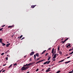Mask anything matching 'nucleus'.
<instances>
[{
  "label": "nucleus",
  "instance_id": "obj_54",
  "mask_svg": "<svg viewBox=\"0 0 73 73\" xmlns=\"http://www.w3.org/2000/svg\"><path fill=\"white\" fill-rule=\"evenodd\" d=\"M50 69V68H49L48 69Z\"/></svg>",
  "mask_w": 73,
  "mask_h": 73
},
{
  "label": "nucleus",
  "instance_id": "obj_24",
  "mask_svg": "<svg viewBox=\"0 0 73 73\" xmlns=\"http://www.w3.org/2000/svg\"><path fill=\"white\" fill-rule=\"evenodd\" d=\"M12 66V64H11L8 67V68H11V66Z\"/></svg>",
  "mask_w": 73,
  "mask_h": 73
},
{
  "label": "nucleus",
  "instance_id": "obj_26",
  "mask_svg": "<svg viewBox=\"0 0 73 73\" xmlns=\"http://www.w3.org/2000/svg\"><path fill=\"white\" fill-rule=\"evenodd\" d=\"M23 37V35H21L19 37V38L20 39V38H21Z\"/></svg>",
  "mask_w": 73,
  "mask_h": 73
},
{
  "label": "nucleus",
  "instance_id": "obj_3",
  "mask_svg": "<svg viewBox=\"0 0 73 73\" xmlns=\"http://www.w3.org/2000/svg\"><path fill=\"white\" fill-rule=\"evenodd\" d=\"M34 53H35V52H34L32 51L31 53L30 54V56H32V55H33V54H34Z\"/></svg>",
  "mask_w": 73,
  "mask_h": 73
},
{
  "label": "nucleus",
  "instance_id": "obj_50",
  "mask_svg": "<svg viewBox=\"0 0 73 73\" xmlns=\"http://www.w3.org/2000/svg\"><path fill=\"white\" fill-rule=\"evenodd\" d=\"M26 57H27V56L26 55H25V56H24V58H25Z\"/></svg>",
  "mask_w": 73,
  "mask_h": 73
},
{
  "label": "nucleus",
  "instance_id": "obj_62",
  "mask_svg": "<svg viewBox=\"0 0 73 73\" xmlns=\"http://www.w3.org/2000/svg\"><path fill=\"white\" fill-rule=\"evenodd\" d=\"M72 52V53H73V51L72 52Z\"/></svg>",
  "mask_w": 73,
  "mask_h": 73
},
{
  "label": "nucleus",
  "instance_id": "obj_56",
  "mask_svg": "<svg viewBox=\"0 0 73 73\" xmlns=\"http://www.w3.org/2000/svg\"><path fill=\"white\" fill-rule=\"evenodd\" d=\"M44 66L43 65H42V66H41V67H43Z\"/></svg>",
  "mask_w": 73,
  "mask_h": 73
},
{
  "label": "nucleus",
  "instance_id": "obj_6",
  "mask_svg": "<svg viewBox=\"0 0 73 73\" xmlns=\"http://www.w3.org/2000/svg\"><path fill=\"white\" fill-rule=\"evenodd\" d=\"M46 62V63L47 64H48L49 63H50V61L49 60V61H47Z\"/></svg>",
  "mask_w": 73,
  "mask_h": 73
},
{
  "label": "nucleus",
  "instance_id": "obj_49",
  "mask_svg": "<svg viewBox=\"0 0 73 73\" xmlns=\"http://www.w3.org/2000/svg\"><path fill=\"white\" fill-rule=\"evenodd\" d=\"M53 61H56V59H53Z\"/></svg>",
  "mask_w": 73,
  "mask_h": 73
},
{
  "label": "nucleus",
  "instance_id": "obj_41",
  "mask_svg": "<svg viewBox=\"0 0 73 73\" xmlns=\"http://www.w3.org/2000/svg\"><path fill=\"white\" fill-rule=\"evenodd\" d=\"M51 49V47L48 48V50H50Z\"/></svg>",
  "mask_w": 73,
  "mask_h": 73
},
{
  "label": "nucleus",
  "instance_id": "obj_53",
  "mask_svg": "<svg viewBox=\"0 0 73 73\" xmlns=\"http://www.w3.org/2000/svg\"><path fill=\"white\" fill-rule=\"evenodd\" d=\"M29 73V71H28L27 72V73Z\"/></svg>",
  "mask_w": 73,
  "mask_h": 73
},
{
  "label": "nucleus",
  "instance_id": "obj_59",
  "mask_svg": "<svg viewBox=\"0 0 73 73\" xmlns=\"http://www.w3.org/2000/svg\"><path fill=\"white\" fill-rule=\"evenodd\" d=\"M19 37H18V39L19 38Z\"/></svg>",
  "mask_w": 73,
  "mask_h": 73
},
{
  "label": "nucleus",
  "instance_id": "obj_34",
  "mask_svg": "<svg viewBox=\"0 0 73 73\" xmlns=\"http://www.w3.org/2000/svg\"><path fill=\"white\" fill-rule=\"evenodd\" d=\"M5 25H4L3 26H1V27H5Z\"/></svg>",
  "mask_w": 73,
  "mask_h": 73
},
{
  "label": "nucleus",
  "instance_id": "obj_17",
  "mask_svg": "<svg viewBox=\"0 0 73 73\" xmlns=\"http://www.w3.org/2000/svg\"><path fill=\"white\" fill-rule=\"evenodd\" d=\"M59 49H60V46L58 45V51L60 50Z\"/></svg>",
  "mask_w": 73,
  "mask_h": 73
},
{
  "label": "nucleus",
  "instance_id": "obj_13",
  "mask_svg": "<svg viewBox=\"0 0 73 73\" xmlns=\"http://www.w3.org/2000/svg\"><path fill=\"white\" fill-rule=\"evenodd\" d=\"M64 61V59L62 60H61V61H59V62L58 63H60V62H62V61Z\"/></svg>",
  "mask_w": 73,
  "mask_h": 73
},
{
  "label": "nucleus",
  "instance_id": "obj_12",
  "mask_svg": "<svg viewBox=\"0 0 73 73\" xmlns=\"http://www.w3.org/2000/svg\"><path fill=\"white\" fill-rule=\"evenodd\" d=\"M71 61H69L68 62H65V64H68V63H69V62H70Z\"/></svg>",
  "mask_w": 73,
  "mask_h": 73
},
{
  "label": "nucleus",
  "instance_id": "obj_16",
  "mask_svg": "<svg viewBox=\"0 0 73 73\" xmlns=\"http://www.w3.org/2000/svg\"><path fill=\"white\" fill-rule=\"evenodd\" d=\"M51 58V56H49V57L48 58V61H49V60H50V59Z\"/></svg>",
  "mask_w": 73,
  "mask_h": 73
},
{
  "label": "nucleus",
  "instance_id": "obj_51",
  "mask_svg": "<svg viewBox=\"0 0 73 73\" xmlns=\"http://www.w3.org/2000/svg\"><path fill=\"white\" fill-rule=\"evenodd\" d=\"M6 64H4L3 65V66H5V65H6Z\"/></svg>",
  "mask_w": 73,
  "mask_h": 73
},
{
  "label": "nucleus",
  "instance_id": "obj_29",
  "mask_svg": "<svg viewBox=\"0 0 73 73\" xmlns=\"http://www.w3.org/2000/svg\"><path fill=\"white\" fill-rule=\"evenodd\" d=\"M73 73V71H70L68 73Z\"/></svg>",
  "mask_w": 73,
  "mask_h": 73
},
{
  "label": "nucleus",
  "instance_id": "obj_38",
  "mask_svg": "<svg viewBox=\"0 0 73 73\" xmlns=\"http://www.w3.org/2000/svg\"><path fill=\"white\" fill-rule=\"evenodd\" d=\"M73 50L72 49H71L69 50V51H71V50Z\"/></svg>",
  "mask_w": 73,
  "mask_h": 73
},
{
  "label": "nucleus",
  "instance_id": "obj_37",
  "mask_svg": "<svg viewBox=\"0 0 73 73\" xmlns=\"http://www.w3.org/2000/svg\"><path fill=\"white\" fill-rule=\"evenodd\" d=\"M31 65H32V64H35V62H33L31 63Z\"/></svg>",
  "mask_w": 73,
  "mask_h": 73
},
{
  "label": "nucleus",
  "instance_id": "obj_2",
  "mask_svg": "<svg viewBox=\"0 0 73 73\" xmlns=\"http://www.w3.org/2000/svg\"><path fill=\"white\" fill-rule=\"evenodd\" d=\"M56 56H58V54H55L54 55V57H53V58H54V59H55V58H56Z\"/></svg>",
  "mask_w": 73,
  "mask_h": 73
},
{
  "label": "nucleus",
  "instance_id": "obj_23",
  "mask_svg": "<svg viewBox=\"0 0 73 73\" xmlns=\"http://www.w3.org/2000/svg\"><path fill=\"white\" fill-rule=\"evenodd\" d=\"M70 46V44H69L67 46V48H68V47Z\"/></svg>",
  "mask_w": 73,
  "mask_h": 73
},
{
  "label": "nucleus",
  "instance_id": "obj_18",
  "mask_svg": "<svg viewBox=\"0 0 73 73\" xmlns=\"http://www.w3.org/2000/svg\"><path fill=\"white\" fill-rule=\"evenodd\" d=\"M14 26H9L8 27V28H12V27H13Z\"/></svg>",
  "mask_w": 73,
  "mask_h": 73
},
{
  "label": "nucleus",
  "instance_id": "obj_30",
  "mask_svg": "<svg viewBox=\"0 0 73 73\" xmlns=\"http://www.w3.org/2000/svg\"><path fill=\"white\" fill-rule=\"evenodd\" d=\"M3 28H2L1 29H0V31H3Z\"/></svg>",
  "mask_w": 73,
  "mask_h": 73
},
{
  "label": "nucleus",
  "instance_id": "obj_40",
  "mask_svg": "<svg viewBox=\"0 0 73 73\" xmlns=\"http://www.w3.org/2000/svg\"><path fill=\"white\" fill-rule=\"evenodd\" d=\"M39 58H38L37 59H36V61H38V60H39Z\"/></svg>",
  "mask_w": 73,
  "mask_h": 73
},
{
  "label": "nucleus",
  "instance_id": "obj_15",
  "mask_svg": "<svg viewBox=\"0 0 73 73\" xmlns=\"http://www.w3.org/2000/svg\"><path fill=\"white\" fill-rule=\"evenodd\" d=\"M2 40H3V39L0 38V42H1V43H2Z\"/></svg>",
  "mask_w": 73,
  "mask_h": 73
},
{
  "label": "nucleus",
  "instance_id": "obj_9",
  "mask_svg": "<svg viewBox=\"0 0 73 73\" xmlns=\"http://www.w3.org/2000/svg\"><path fill=\"white\" fill-rule=\"evenodd\" d=\"M46 50H44L41 53V54H44V53H45V52H46Z\"/></svg>",
  "mask_w": 73,
  "mask_h": 73
},
{
  "label": "nucleus",
  "instance_id": "obj_21",
  "mask_svg": "<svg viewBox=\"0 0 73 73\" xmlns=\"http://www.w3.org/2000/svg\"><path fill=\"white\" fill-rule=\"evenodd\" d=\"M65 42V41L64 40V41H62L61 42L62 43V44H64V43Z\"/></svg>",
  "mask_w": 73,
  "mask_h": 73
},
{
  "label": "nucleus",
  "instance_id": "obj_31",
  "mask_svg": "<svg viewBox=\"0 0 73 73\" xmlns=\"http://www.w3.org/2000/svg\"><path fill=\"white\" fill-rule=\"evenodd\" d=\"M44 65H45V64H46V62H45L43 63Z\"/></svg>",
  "mask_w": 73,
  "mask_h": 73
},
{
  "label": "nucleus",
  "instance_id": "obj_55",
  "mask_svg": "<svg viewBox=\"0 0 73 73\" xmlns=\"http://www.w3.org/2000/svg\"><path fill=\"white\" fill-rule=\"evenodd\" d=\"M42 71H43V70H44V69H42Z\"/></svg>",
  "mask_w": 73,
  "mask_h": 73
},
{
  "label": "nucleus",
  "instance_id": "obj_43",
  "mask_svg": "<svg viewBox=\"0 0 73 73\" xmlns=\"http://www.w3.org/2000/svg\"><path fill=\"white\" fill-rule=\"evenodd\" d=\"M52 56L53 57V56H54V53H52Z\"/></svg>",
  "mask_w": 73,
  "mask_h": 73
},
{
  "label": "nucleus",
  "instance_id": "obj_25",
  "mask_svg": "<svg viewBox=\"0 0 73 73\" xmlns=\"http://www.w3.org/2000/svg\"><path fill=\"white\" fill-rule=\"evenodd\" d=\"M13 65L14 66H17V63H15Z\"/></svg>",
  "mask_w": 73,
  "mask_h": 73
},
{
  "label": "nucleus",
  "instance_id": "obj_52",
  "mask_svg": "<svg viewBox=\"0 0 73 73\" xmlns=\"http://www.w3.org/2000/svg\"><path fill=\"white\" fill-rule=\"evenodd\" d=\"M4 70V68L2 69V70H1V71H2V70Z\"/></svg>",
  "mask_w": 73,
  "mask_h": 73
},
{
  "label": "nucleus",
  "instance_id": "obj_44",
  "mask_svg": "<svg viewBox=\"0 0 73 73\" xmlns=\"http://www.w3.org/2000/svg\"><path fill=\"white\" fill-rule=\"evenodd\" d=\"M6 60L7 61V60H8V57H7L6 58Z\"/></svg>",
  "mask_w": 73,
  "mask_h": 73
},
{
  "label": "nucleus",
  "instance_id": "obj_8",
  "mask_svg": "<svg viewBox=\"0 0 73 73\" xmlns=\"http://www.w3.org/2000/svg\"><path fill=\"white\" fill-rule=\"evenodd\" d=\"M35 55L37 57H38V56H39V54H38V53H37Z\"/></svg>",
  "mask_w": 73,
  "mask_h": 73
},
{
  "label": "nucleus",
  "instance_id": "obj_45",
  "mask_svg": "<svg viewBox=\"0 0 73 73\" xmlns=\"http://www.w3.org/2000/svg\"><path fill=\"white\" fill-rule=\"evenodd\" d=\"M5 70H3L2 71V72H5Z\"/></svg>",
  "mask_w": 73,
  "mask_h": 73
},
{
  "label": "nucleus",
  "instance_id": "obj_58",
  "mask_svg": "<svg viewBox=\"0 0 73 73\" xmlns=\"http://www.w3.org/2000/svg\"><path fill=\"white\" fill-rule=\"evenodd\" d=\"M40 58H41V57H39V59H40Z\"/></svg>",
  "mask_w": 73,
  "mask_h": 73
},
{
  "label": "nucleus",
  "instance_id": "obj_7",
  "mask_svg": "<svg viewBox=\"0 0 73 73\" xmlns=\"http://www.w3.org/2000/svg\"><path fill=\"white\" fill-rule=\"evenodd\" d=\"M10 45H11V44L10 43L7 44H6V47H8Z\"/></svg>",
  "mask_w": 73,
  "mask_h": 73
},
{
  "label": "nucleus",
  "instance_id": "obj_47",
  "mask_svg": "<svg viewBox=\"0 0 73 73\" xmlns=\"http://www.w3.org/2000/svg\"><path fill=\"white\" fill-rule=\"evenodd\" d=\"M23 39H24V37H23L21 39V40H23Z\"/></svg>",
  "mask_w": 73,
  "mask_h": 73
},
{
  "label": "nucleus",
  "instance_id": "obj_60",
  "mask_svg": "<svg viewBox=\"0 0 73 73\" xmlns=\"http://www.w3.org/2000/svg\"><path fill=\"white\" fill-rule=\"evenodd\" d=\"M1 71H0V73H1Z\"/></svg>",
  "mask_w": 73,
  "mask_h": 73
},
{
  "label": "nucleus",
  "instance_id": "obj_64",
  "mask_svg": "<svg viewBox=\"0 0 73 73\" xmlns=\"http://www.w3.org/2000/svg\"><path fill=\"white\" fill-rule=\"evenodd\" d=\"M63 40V38H62V39L61 40Z\"/></svg>",
  "mask_w": 73,
  "mask_h": 73
},
{
  "label": "nucleus",
  "instance_id": "obj_61",
  "mask_svg": "<svg viewBox=\"0 0 73 73\" xmlns=\"http://www.w3.org/2000/svg\"><path fill=\"white\" fill-rule=\"evenodd\" d=\"M7 56H9V55H7Z\"/></svg>",
  "mask_w": 73,
  "mask_h": 73
},
{
  "label": "nucleus",
  "instance_id": "obj_32",
  "mask_svg": "<svg viewBox=\"0 0 73 73\" xmlns=\"http://www.w3.org/2000/svg\"><path fill=\"white\" fill-rule=\"evenodd\" d=\"M60 72H61L60 71H58L56 72V73H59Z\"/></svg>",
  "mask_w": 73,
  "mask_h": 73
},
{
  "label": "nucleus",
  "instance_id": "obj_57",
  "mask_svg": "<svg viewBox=\"0 0 73 73\" xmlns=\"http://www.w3.org/2000/svg\"><path fill=\"white\" fill-rule=\"evenodd\" d=\"M7 43H9V42H7Z\"/></svg>",
  "mask_w": 73,
  "mask_h": 73
},
{
  "label": "nucleus",
  "instance_id": "obj_46",
  "mask_svg": "<svg viewBox=\"0 0 73 73\" xmlns=\"http://www.w3.org/2000/svg\"><path fill=\"white\" fill-rule=\"evenodd\" d=\"M73 54V53H72V52H71V53L69 54L70 55V54Z\"/></svg>",
  "mask_w": 73,
  "mask_h": 73
},
{
  "label": "nucleus",
  "instance_id": "obj_11",
  "mask_svg": "<svg viewBox=\"0 0 73 73\" xmlns=\"http://www.w3.org/2000/svg\"><path fill=\"white\" fill-rule=\"evenodd\" d=\"M59 54L60 55H61L62 53V51H59Z\"/></svg>",
  "mask_w": 73,
  "mask_h": 73
},
{
  "label": "nucleus",
  "instance_id": "obj_14",
  "mask_svg": "<svg viewBox=\"0 0 73 73\" xmlns=\"http://www.w3.org/2000/svg\"><path fill=\"white\" fill-rule=\"evenodd\" d=\"M54 48H52V53H53L54 52Z\"/></svg>",
  "mask_w": 73,
  "mask_h": 73
},
{
  "label": "nucleus",
  "instance_id": "obj_5",
  "mask_svg": "<svg viewBox=\"0 0 73 73\" xmlns=\"http://www.w3.org/2000/svg\"><path fill=\"white\" fill-rule=\"evenodd\" d=\"M36 5H32L31 6V7L32 8H35V7H36Z\"/></svg>",
  "mask_w": 73,
  "mask_h": 73
},
{
  "label": "nucleus",
  "instance_id": "obj_22",
  "mask_svg": "<svg viewBox=\"0 0 73 73\" xmlns=\"http://www.w3.org/2000/svg\"><path fill=\"white\" fill-rule=\"evenodd\" d=\"M68 39H69V38H66V39H65V41H67V40H68Z\"/></svg>",
  "mask_w": 73,
  "mask_h": 73
},
{
  "label": "nucleus",
  "instance_id": "obj_19",
  "mask_svg": "<svg viewBox=\"0 0 73 73\" xmlns=\"http://www.w3.org/2000/svg\"><path fill=\"white\" fill-rule=\"evenodd\" d=\"M44 60H45L43 59V60H40L39 61V62H42V61H44Z\"/></svg>",
  "mask_w": 73,
  "mask_h": 73
},
{
  "label": "nucleus",
  "instance_id": "obj_36",
  "mask_svg": "<svg viewBox=\"0 0 73 73\" xmlns=\"http://www.w3.org/2000/svg\"><path fill=\"white\" fill-rule=\"evenodd\" d=\"M48 54V53H46L45 55V56H46Z\"/></svg>",
  "mask_w": 73,
  "mask_h": 73
},
{
  "label": "nucleus",
  "instance_id": "obj_20",
  "mask_svg": "<svg viewBox=\"0 0 73 73\" xmlns=\"http://www.w3.org/2000/svg\"><path fill=\"white\" fill-rule=\"evenodd\" d=\"M2 46H5V44L4 43H2Z\"/></svg>",
  "mask_w": 73,
  "mask_h": 73
},
{
  "label": "nucleus",
  "instance_id": "obj_35",
  "mask_svg": "<svg viewBox=\"0 0 73 73\" xmlns=\"http://www.w3.org/2000/svg\"><path fill=\"white\" fill-rule=\"evenodd\" d=\"M4 53H2L1 55V56H3V55H4Z\"/></svg>",
  "mask_w": 73,
  "mask_h": 73
},
{
  "label": "nucleus",
  "instance_id": "obj_28",
  "mask_svg": "<svg viewBox=\"0 0 73 73\" xmlns=\"http://www.w3.org/2000/svg\"><path fill=\"white\" fill-rule=\"evenodd\" d=\"M39 69H38V68H37L36 69V72H37V71H38V70Z\"/></svg>",
  "mask_w": 73,
  "mask_h": 73
},
{
  "label": "nucleus",
  "instance_id": "obj_10",
  "mask_svg": "<svg viewBox=\"0 0 73 73\" xmlns=\"http://www.w3.org/2000/svg\"><path fill=\"white\" fill-rule=\"evenodd\" d=\"M34 60H36V55H34Z\"/></svg>",
  "mask_w": 73,
  "mask_h": 73
},
{
  "label": "nucleus",
  "instance_id": "obj_4",
  "mask_svg": "<svg viewBox=\"0 0 73 73\" xmlns=\"http://www.w3.org/2000/svg\"><path fill=\"white\" fill-rule=\"evenodd\" d=\"M50 70L48 69L46 70V73H48V72H50Z\"/></svg>",
  "mask_w": 73,
  "mask_h": 73
},
{
  "label": "nucleus",
  "instance_id": "obj_39",
  "mask_svg": "<svg viewBox=\"0 0 73 73\" xmlns=\"http://www.w3.org/2000/svg\"><path fill=\"white\" fill-rule=\"evenodd\" d=\"M56 53V50H55L54 51V52L53 53L54 54L55 53Z\"/></svg>",
  "mask_w": 73,
  "mask_h": 73
},
{
  "label": "nucleus",
  "instance_id": "obj_1",
  "mask_svg": "<svg viewBox=\"0 0 73 73\" xmlns=\"http://www.w3.org/2000/svg\"><path fill=\"white\" fill-rule=\"evenodd\" d=\"M32 64L30 63L28 64H27L25 65H24L21 68V70H25L29 68V66L31 65H32Z\"/></svg>",
  "mask_w": 73,
  "mask_h": 73
},
{
  "label": "nucleus",
  "instance_id": "obj_63",
  "mask_svg": "<svg viewBox=\"0 0 73 73\" xmlns=\"http://www.w3.org/2000/svg\"><path fill=\"white\" fill-rule=\"evenodd\" d=\"M72 49L73 50V47H72Z\"/></svg>",
  "mask_w": 73,
  "mask_h": 73
},
{
  "label": "nucleus",
  "instance_id": "obj_48",
  "mask_svg": "<svg viewBox=\"0 0 73 73\" xmlns=\"http://www.w3.org/2000/svg\"><path fill=\"white\" fill-rule=\"evenodd\" d=\"M70 58V56H69V57H67V58Z\"/></svg>",
  "mask_w": 73,
  "mask_h": 73
},
{
  "label": "nucleus",
  "instance_id": "obj_33",
  "mask_svg": "<svg viewBox=\"0 0 73 73\" xmlns=\"http://www.w3.org/2000/svg\"><path fill=\"white\" fill-rule=\"evenodd\" d=\"M8 52H9V50H8L7 51L5 52V54H6L7 53H8Z\"/></svg>",
  "mask_w": 73,
  "mask_h": 73
},
{
  "label": "nucleus",
  "instance_id": "obj_27",
  "mask_svg": "<svg viewBox=\"0 0 73 73\" xmlns=\"http://www.w3.org/2000/svg\"><path fill=\"white\" fill-rule=\"evenodd\" d=\"M40 61H38V62H36V64H38V63H40Z\"/></svg>",
  "mask_w": 73,
  "mask_h": 73
},
{
  "label": "nucleus",
  "instance_id": "obj_42",
  "mask_svg": "<svg viewBox=\"0 0 73 73\" xmlns=\"http://www.w3.org/2000/svg\"><path fill=\"white\" fill-rule=\"evenodd\" d=\"M29 61H32V59L31 58H30Z\"/></svg>",
  "mask_w": 73,
  "mask_h": 73
}]
</instances>
